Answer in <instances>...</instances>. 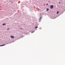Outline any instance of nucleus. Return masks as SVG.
I'll return each instance as SVG.
<instances>
[{
	"instance_id": "nucleus-10",
	"label": "nucleus",
	"mask_w": 65,
	"mask_h": 65,
	"mask_svg": "<svg viewBox=\"0 0 65 65\" xmlns=\"http://www.w3.org/2000/svg\"><path fill=\"white\" fill-rule=\"evenodd\" d=\"M60 2H59V4H60Z\"/></svg>"
},
{
	"instance_id": "nucleus-4",
	"label": "nucleus",
	"mask_w": 65,
	"mask_h": 65,
	"mask_svg": "<svg viewBox=\"0 0 65 65\" xmlns=\"http://www.w3.org/2000/svg\"><path fill=\"white\" fill-rule=\"evenodd\" d=\"M6 25V24L4 23L2 24L3 26H4V25Z\"/></svg>"
},
{
	"instance_id": "nucleus-2",
	"label": "nucleus",
	"mask_w": 65,
	"mask_h": 65,
	"mask_svg": "<svg viewBox=\"0 0 65 65\" xmlns=\"http://www.w3.org/2000/svg\"><path fill=\"white\" fill-rule=\"evenodd\" d=\"M10 37L11 38H14V37L12 36H10Z\"/></svg>"
},
{
	"instance_id": "nucleus-6",
	"label": "nucleus",
	"mask_w": 65,
	"mask_h": 65,
	"mask_svg": "<svg viewBox=\"0 0 65 65\" xmlns=\"http://www.w3.org/2000/svg\"><path fill=\"white\" fill-rule=\"evenodd\" d=\"M9 30V28H8L7 29V30Z\"/></svg>"
},
{
	"instance_id": "nucleus-7",
	"label": "nucleus",
	"mask_w": 65,
	"mask_h": 65,
	"mask_svg": "<svg viewBox=\"0 0 65 65\" xmlns=\"http://www.w3.org/2000/svg\"><path fill=\"white\" fill-rule=\"evenodd\" d=\"M59 12L58 11H57V14H58L59 13Z\"/></svg>"
},
{
	"instance_id": "nucleus-1",
	"label": "nucleus",
	"mask_w": 65,
	"mask_h": 65,
	"mask_svg": "<svg viewBox=\"0 0 65 65\" xmlns=\"http://www.w3.org/2000/svg\"><path fill=\"white\" fill-rule=\"evenodd\" d=\"M53 5H51L50 6V8L51 9H52L53 8Z\"/></svg>"
},
{
	"instance_id": "nucleus-9",
	"label": "nucleus",
	"mask_w": 65,
	"mask_h": 65,
	"mask_svg": "<svg viewBox=\"0 0 65 65\" xmlns=\"http://www.w3.org/2000/svg\"><path fill=\"white\" fill-rule=\"evenodd\" d=\"M48 5V3H47L46 4V5Z\"/></svg>"
},
{
	"instance_id": "nucleus-3",
	"label": "nucleus",
	"mask_w": 65,
	"mask_h": 65,
	"mask_svg": "<svg viewBox=\"0 0 65 65\" xmlns=\"http://www.w3.org/2000/svg\"><path fill=\"white\" fill-rule=\"evenodd\" d=\"M6 45V44H4V45H0V46H4V45Z\"/></svg>"
},
{
	"instance_id": "nucleus-5",
	"label": "nucleus",
	"mask_w": 65,
	"mask_h": 65,
	"mask_svg": "<svg viewBox=\"0 0 65 65\" xmlns=\"http://www.w3.org/2000/svg\"><path fill=\"white\" fill-rule=\"evenodd\" d=\"M49 10V9H48V8H47L46 9V10L47 11H48V10Z\"/></svg>"
},
{
	"instance_id": "nucleus-8",
	"label": "nucleus",
	"mask_w": 65,
	"mask_h": 65,
	"mask_svg": "<svg viewBox=\"0 0 65 65\" xmlns=\"http://www.w3.org/2000/svg\"><path fill=\"white\" fill-rule=\"evenodd\" d=\"M38 28V27L37 26H36L35 28V29H36L37 28Z\"/></svg>"
}]
</instances>
